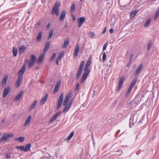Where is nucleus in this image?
Instances as JSON below:
<instances>
[{"instance_id":"nucleus-1","label":"nucleus","mask_w":159,"mask_h":159,"mask_svg":"<svg viewBox=\"0 0 159 159\" xmlns=\"http://www.w3.org/2000/svg\"><path fill=\"white\" fill-rule=\"evenodd\" d=\"M60 3L59 2H56L53 8L51 13L52 14H55L57 15L59 14V8Z\"/></svg>"},{"instance_id":"nucleus-2","label":"nucleus","mask_w":159,"mask_h":159,"mask_svg":"<svg viewBox=\"0 0 159 159\" xmlns=\"http://www.w3.org/2000/svg\"><path fill=\"white\" fill-rule=\"evenodd\" d=\"M84 63V61H82L80 63L79 70L76 75V79L77 80H78L83 70Z\"/></svg>"},{"instance_id":"nucleus-3","label":"nucleus","mask_w":159,"mask_h":159,"mask_svg":"<svg viewBox=\"0 0 159 159\" xmlns=\"http://www.w3.org/2000/svg\"><path fill=\"white\" fill-rule=\"evenodd\" d=\"M31 147V145L30 143L27 144L25 147L23 146H21L16 147V148L19 149L20 150L22 151H24L25 152L28 151Z\"/></svg>"},{"instance_id":"nucleus-4","label":"nucleus","mask_w":159,"mask_h":159,"mask_svg":"<svg viewBox=\"0 0 159 159\" xmlns=\"http://www.w3.org/2000/svg\"><path fill=\"white\" fill-rule=\"evenodd\" d=\"M36 60V57L34 55H32L30 56V59L28 64L29 68H31L34 66Z\"/></svg>"},{"instance_id":"nucleus-5","label":"nucleus","mask_w":159,"mask_h":159,"mask_svg":"<svg viewBox=\"0 0 159 159\" xmlns=\"http://www.w3.org/2000/svg\"><path fill=\"white\" fill-rule=\"evenodd\" d=\"M63 96L64 94L62 93L60 94L59 100L58 101L57 110L59 109L61 106L63 101Z\"/></svg>"},{"instance_id":"nucleus-6","label":"nucleus","mask_w":159,"mask_h":159,"mask_svg":"<svg viewBox=\"0 0 159 159\" xmlns=\"http://www.w3.org/2000/svg\"><path fill=\"white\" fill-rule=\"evenodd\" d=\"M13 134L12 133H10L7 134H4L2 137L0 139V141L1 142H3L7 140L9 138L12 137Z\"/></svg>"},{"instance_id":"nucleus-7","label":"nucleus","mask_w":159,"mask_h":159,"mask_svg":"<svg viewBox=\"0 0 159 159\" xmlns=\"http://www.w3.org/2000/svg\"><path fill=\"white\" fill-rule=\"evenodd\" d=\"M71 93H68L66 96L65 99L64 100L63 103V106H65L66 104L68 102L70 98L71 97Z\"/></svg>"},{"instance_id":"nucleus-8","label":"nucleus","mask_w":159,"mask_h":159,"mask_svg":"<svg viewBox=\"0 0 159 159\" xmlns=\"http://www.w3.org/2000/svg\"><path fill=\"white\" fill-rule=\"evenodd\" d=\"M85 20V18L84 17H81L78 20V27L80 28L83 25V23Z\"/></svg>"},{"instance_id":"nucleus-9","label":"nucleus","mask_w":159,"mask_h":159,"mask_svg":"<svg viewBox=\"0 0 159 159\" xmlns=\"http://www.w3.org/2000/svg\"><path fill=\"white\" fill-rule=\"evenodd\" d=\"M11 90V88L9 87H8L4 89L2 94L3 98H5L7 97Z\"/></svg>"},{"instance_id":"nucleus-10","label":"nucleus","mask_w":159,"mask_h":159,"mask_svg":"<svg viewBox=\"0 0 159 159\" xmlns=\"http://www.w3.org/2000/svg\"><path fill=\"white\" fill-rule=\"evenodd\" d=\"M61 113V111H59L57 112L53 117H52L50 120H49V123H52L56 119L57 117H59Z\"/></svg>"},{"instance_id":"nucleus-11","label":"nucleus","mask_w":159,"mask_h":159,"mask_svg":"<svg viewBox=\"0 0 159 159\" xmlns=\"http://www.w3.org/2000/svg\"><path fill=\"white\" fill-rule=\"evenodd\" d=\"M125 77L124 76H122L120 77V81L118 85V87L117 88V90H120L123 84V81L124 80Z\"/></svg>"},{"instance_id":"nucleus-12","label":"nucleus","mask_w":159,"mask_h":159,"mask_svg":"<svg viewBox=\"0 0 159 159\" xmlns=\"http://www.w3.org/2000/svg\"><path fill=\"white\" fill-rule=\"evenodd\" d=\"M61 84V82L60 81H58L56 83L55 87L53 90V93H56L58 91L59 86Z\"/></svg>"},{"instance_id":"nucleus-13","label":"nucleus","mask_w":159,"mask_h":159,"mask_svg":"<svg viewBox=\"0 0 159 159\" xmlns=\"http://www.w3.org/2000/svg\"><path fill=\"white\" fill-rule=\"evenodd\" d=\"M25 69V66L24 64H23L21 69L19 71L18 73V75L19 76H22L24 74Z\"/></svg>"},{"instance_id":"nucleus-14","label":"nucleus","mask_w":159,"mask_h":159,"mask_svg":"<svg viewBox=\"0 0 159 159\" xmlns=\"http://www.w3.org/2000/svg\"><path fill=\"white\" fill-rule=\"evenodd\" d=\"M44 55L43 54H41L37 61V64H39L41 63L42 61L44 58Z\"/></svg>"},{"instance_id":"nucleus-15","label":"nucleus","mask_w":159,"mask_h":159,"mask_svg":"<svg viewBox=\"0 0 159 159\" xmlns=\"http://www.w3.org/2000/svg\"><path fill=\"white\" fill-rule=\"evenodd\" d=\"M22 80V77L21 76H19L16 82V86L18 87L20 85Z\"/></svg>"},{"instance_id":"nucleus-16","label":"nucleus","mask_w":159,"mask_h":159,"mask_svg":"<svg viewBox=\"0 0 159 159\" xmlns=\"http://www.w3.org/2000/svg\"><path fill=\"white\" fill-rule=\"evenodd\" d=\"M24 93L23 91L22 90L20 92L17 94L16 96L14 98V100L17 101L19 100L21 98Z\"/></svg>"},{"instance_id":"nucleus-17","label":"nucleus","mask_w":159,"mask_h":159,"mask_svg":"<svg viewBox=\"0 0 159 159\" xmlns=\"http://www.w3.org/2000/svg\"><path fill=\"white\" fill-rule=\"evenodd\" d=\"M66 15V11L65 10L63 11L61 13V16L59 18V20L60 21H63Z\"/></svg>"},{"instance_id":"nucleus-18","label":"nucleus","mask_w":159,"mask_h":159,"mask_svg":"<svg viewBox=\"0 0 159 159\" xmlns=\"http://www.w3.org/2000/svg\"><path fill=\"white\" fill-rule=\"evenodd\" d=\"M80 46L78 43L76 44L75 48V50L74 52V56H76L78 54L79 52V49H80Z\"/></svg>"},{"instance_id":"nucleus-19","label":"nucleus","mask_w":159,"mask_h":159,"mask_svg":"<svg viewBox=\"0 0 159 159\" xmlns=\"http://www.w3.org/2000/svg\"><path fill=\"white\" fill-rule=\"evenodd\" d=\"M8 78V76L7 75H6L5 76L2 82V86L4 87L6 86Z\"/></svg>"},{"instance_id":"nucleus-20","label":"nucleus","mask_w":159,"mask_h":159,"mask_svg":"<svg viewBox=\"0 0 159 159\" xmlns=\"http://www.w3.org/2000/svg\"><path fill=\"white\" fill-rule=\"evenodd\" d=\"M26 49V48L24 45L21 46L19 48V53L21 54L24 52Z\"/></svg>"},{"instance_id":"nucleus-21","label":"nucleus","mask_w":159,"mask_h":159,"mask_svg":"<svg viewBox=\"0 0 159 159\" xmlns=\"http://www.w3.org/2000/svg\"><path fill=\"white\" fill-rule=\"evenodd\" d=\"M69 43V39L67 38L65 40L62 46L63 48H66Z\"/></svg>"},{"instance_id":"nucleus-22","label":"nucleus","mask_w":159,"mask_h":159,"mask_svg":"<svg viewBox=\"0 0 159 159\" xmlns=\"http://www.w3.org/2000/svg\"><path fill=\"white\" fill-rule=\"evenodd\" d=\"M32 119V117L31 116H29L26 119L24 124V126H26L28 125L30 123Z\"/></svg>"},{"instance_id":"nucleus-23","label":"nucleus","mask_w":159,"mask_h":159,"mask_svg":"<svg viewBox=\"0 0 159 159\" xmlns=\"http://www.w3.org/2000/svg\"><path fill=\"white\" fill-rule=\"evenodd\" d=\"M50 43L49 42L46 43L45 44V47L44 48L43 52L45 53L49 48Z\"/></svg>"},{"instance_id":"nucleus-24","label":"nucleus","mask_w":159,"mask_h":159,"mask_svg":"<svg viewBox=\"0 0 159 159\" xmlns=\"http://www.w3.org/2000/svg\"><path fill=\"white\" fill-rule=\"evenodd\" d=\"M143 65L142 64L140 65L137 68V69L135 71V75H137L139 74L140 71L142 69Z\"/></svg>"},{"instance_id":"nucleus-25","label":"nucleus","mask_w":159,"mask_h":159,"mask_svg":"<svg viewBox=\"0 0 159 159\" xmlns=\"http://www.w3.org/2000/svg\"><path fill=\"white\" fill-rule=\"evenodd\" d=\"M48 96V95L47 94L45 95L44 98H42L40 102V104L41 105L45 103L47 99Z\"/></svg>"},{"instance_id":"nucleus-26","label":"nucleus","mask_w":159,"mask_h":159,"mask_svg":"<svg viewBox=\"0 0 159 159\" xmlns=\"http://www.w3.org/2000/svg\"><path fill=\"white\" fill-rule=\"evenodd\" d=\"M42 32H39L38 33L37 37V41L39 42L40 41L42 37Z\"/></svg>"},{"instance_id":"nucleus-27","label":"nucleus","mask_w":159,"mask_h":159,"mask_svg":"<svg viewBox=\"0 0 159 159\" xmlns=\"http://www.w3.org/2000/svg\"><path fill=\"white\" fill-rule=\"evenodd\" d=\"M84 70L85 71V72L83 74V75L87 77L89 74L90 72V70L89 69L84 68Z\"/></svg>"},{"instance_id":"nucleus-28","label":"nucleus","mask_w":159,"mask_h":159,"mask_svg":"<svg viewBox=\"0 0 159 159\" xmlns=\"http://www.w3.org/2000/svg\"><path fill=\"white\" fill-rule=\"evenodd\" d=\"M138 11L137 10H135L132 11L130 14V18L131 19L133 18L137 13Z\"/></svg>"},{"instance_id":"nucleus-29","label":"nucleus","mask_w":159,"mask_h":159,"mask_svg":"<svg viewBox=\"0 0 159 159\" xmlns=\"http://www.w3.org/2000/svg\"><path fill=\"white\" fill-rule=\"evenodd\" d=\"M25 138L24 137H19L15 139L16 141H17L18 142L20 143L23 142Z\"/></svg>"},{"instance_id":"nucleus-30","label":"nucleus","mask_w":159,"mask_h":159,"mask_svg":"<svg viewBox=\"0 0 159 159\" xmlns=\"http://www.w3.org/2000/svg\"><path fill=\"white\" fill-rule=\"evenodd\" d=\"M17 52L18 50L17 48L16 47H13L12 53L14 57H16L17 56Z\"/></svg>"},{"instance_id":"nucleus-31","label":"nucleus","mask_w":159,"mask_h":159,"mask_svg":"<svg viewBox=\"0 0 159 159\" xmlns=\"http://www.w3.org/2000/svg\"><path fill=\"white\" fill-rule=\"evenodd\" d=\"M74 134V131H72L70 133L69 136L66 138V140L67 141H69L70 140L73 136Z\"/></svg>"},{"instance_id":"nucleus-32","label":"nucleus","mask_w":159,"mask_h":159,"mask_svg":"<svg viewBox=\"0 0 159 159\" xmlns=\"http://www.w3.org/2000/svg\"><path fill=\"white\" fill-rule=\"evenodd\" d=\"M37 102V101H35L32 104L30 107V111L33 110L35 107Z\"/></svg>"},{"instance_id":"nucleus-33","label":"nucleus","mask_w":159,"mask_h":159,"mask_svg":"<svg viewBox=\"0 0 159 159\" xmlns=\"http://www.w3.org/2000/svg\"><path fill=\"white\" fill-rule=\"evenodd\" d=\"M137 81V79L136 78L134 79L131 82L130 85L129 86L130 87L133 88L134 85H135Z\"/></svg>"},{"instance_id":"nucleus-34","label":"nucleus","mask_w":159,"mask_h":159,"mask_svg":"<svg viewBox=\"0 0 159 159\" xmlns=\"http://www.w3.org/2000/svg\"><path fill=\"white\" fill-rule=\"evenodd\" d=\"M151 21V19L150 18L148 19V20L146 21L144 25V26L145 27H147L150 24Z\"/></svg>"},{"instance_id":"nucleus-35","label":"nucleus","mask_w":159,"mask_h":159,"mask_svg":"<svg viewBox=\"0 0 159 159\" xmlns=\"http://www.w3.org/2000/svg\"><path fill=\"white\" fill-rule=\"evenodd\" d=\"M87 76H86L84 75H83L82 78H81V79L80 80V82L82 84H83L84 83V82L85 80H86L87 79Z\"/></svg>"},{"instance_id":"nucleus-36","label":"nucleus","mask_w":159,"mask_h":159,"mask_svg":"<svg viewBox=\"0 0 159 159\" xmlns=\"http://www.w3.org/2000/svg\"><path fill=\"white\" fill-rule=\"evenodd\" d=\"M54 33V31L52 30L50 31L49 32V35L48 37V39H50L52 37Z\"/></svg>"},{"instance_id":"nucleus-37","label":"nucleus","mask_w":159,"mask_h":159,"mask_svg":"<svg viewBox=\"0 0 159 159\" xmlns=\"http://www.w3.org/2000/svg\"><path fill=\"white\" fill-rule=\"evenodd\" d=\"M65 106L66 107L63 111V112H67L70 108L67 105V104Z\"/></svg>"},{"instance_id":"nucleus-38","label":"nucleus","mask_w":159,"mask_h":159,"mask_svg":"<svg viewBox=\"0 0 159 159\" xmlns=\"http://www.w3.org/2000/svg\"><path fill=\"white\" fill-rule=\"evenodd\" d=\"M152 40H150L148 43V50H149L151 46L152 45Z\"/></svg>"},{"instance_id":"nucleus-39","label":"nucleus","mask_w":159,"mask_h":159,"mask_svg":"<svg viewBox=\"0 0 159 159\" xmlns=\"http://www.w3.org/2000/svg\"><path fill=\"white\" fill-rule=\"evenodd\" d=\"M75 4L74 3H72V5H71V8H70V11H71L74 12L75 11Z\"/></svg>"},{"instance_id":"nucleus-40","label":"nucleus","mask_w":159,"mask_h":159,"mask_svg":"<svg viewBox=\"0 0 159 159\" xmlns=\"http://www.w3.org/2000/svg\"><path fill=\"white\" fill-rule=\"evenodd\" d=\"M132 89V88H131L130 87H129L127 92H126V93L125 94V96H127L130 93Z\"/></svg>"},{"instance_id":"nucleus-41","label":"nucleus","mask_w":159,"mask_h":159,"mask_svg":"<svg viewBox=\"0 0 159 159\" xmlns=\"http://www.w3.org/2000/svg\"><path fill=\"white\" fill-rule=\"evenodd\" d=\"M159 16V8L158 9L154 17V19L156 20Z\"/></svg>"},{"instance_id":"nucleus-42","label":"nucleus","mask_w":159,"mask_h":159,"mask_svg":"<svg viewBox=\"0 0 159 159\" xmlns=\"http://www.w3.org/2000/svg\"><path fill=\"white\" fill-rule=\"evenodd\" d=\"M95 35V33L94 32H91L89 34V36L91 38H93Z\"/></svg>"},{"instance_id":"nucleus-43","label":"nucleus","mask_w":159,"mask_h":159,"mask_svg":"<svg viewBox=\"0 0 159 159\" xmlns=\"http://www.w3.org/2000/svg\"><path fill=\"white\" fill-rule=\"evenodd\" d=\"M90 62L89 61H88L86 63V65H85L84 68H89V65H90Z\"/></svg>"},{"instance_id":"nucleus-44","label":"nucleus","mask_w":159,"mask_h":159,"mask_svg":"<svg viewBox=\"0 0 159 159\" xmlns=\"http://www.w3.org/2000/svg\"><path fill=\"white\" fill-rule=\"evenodd\" d=\"M106 55L105 53V52H104L103 53V56H102V59H103V62L105 61L106 59Z\"/></svg>"},{"instance_id":"nucleus-45","label":"nucleus","mask_w":159,"mask_h":159,"mask_svg":"<svg viewBox=\"0 0 159 159\" xmlns=\"http://www.w3.org/2000/svg\"><path fill=\"white\" fill-rule=\"evenodd\" d=\"M63 56V53H60L59 54V56L57 57L58 58L61 60Z\"/></svg>"},{"instance_id":"nucleus-46","label":"nucleus","mask_w":159,"mask_h":159,"mask_svg":"<svg viewBox=\"0 0 159 159\" xmlns=\"http://www.w3.org/2000/svg\"><path fill=\"white\" fill-rule=\"evenodd\" d=\"M56 53H54L50 58V60L52 61L56 57Z\"/></svg>"},{"instance_id":"nucleus-47","label":"nucleus","mask_w":159,"mask_h":159,"mask_svg":"<svg viewBox=\"0 0 159 159\" xmlns=\"http://www.w3.org/2000/svg\"><path fill=\"white\" fill-rule=\"evenodd\" d=\"M11 157V154L9 153H6V157L7 159H9Z\"/></svg>"},{"instance_id":"nucleus-48","label":"nucleus","mask_w":159,"mask_h":159,"mask_svg":"<svg viewBox=\"0 0 159 159\" xmlns=\"http://www.w3.org/2000/svg\"><path fill=\"white\" fill-rule=\"evenodd\" d=\"M79 86H80V84L79 83H77L75 88V91H76L78 89L79 87Z\"/></svg>"},{"instance_id":"nucleus-49","label":"nucleus","mask_w":159,"mask_h":159,"mask_svg":"<svg viewBox=\"0 0 159 159\" xmlns=\"http://www.w3.org/2000/svg\"><path fill=\"white\" fill-rule=\"evenodd\" d=\"M133 119H132V117H131L129 120V126L130 127L131 125H133L134 123H133Z\"/></svg>"},{"instance_id":"nucleus-50","label":"nucleus","mask_w":159,"mask_h":159,"mask_svg":"<svg viewBox=\"0 0 159 159\" xmlns=\"http://www.w3.org/2000/svg\"><path fill=\"white\" fill-rule=\"evenodd\" d=\"M107 43H106L104 44V45L103 46V51H105L106 50V49L107 48Z\"/></svg>"},{"instance_id":"nucleus-51","label":"nucleus","mask_w":159,"mask_h":159,"mask_svg":"<svg viewBox=\"0 0 159 159\" xmlns=\"http://www.w3.org/2000/svg\"><path fill=\"white\" fill-rule=\"evenodd\" d=\"M50 23H48L46 27V29L47 30L49 29L50 28Z\"/></svg>"},{"instance_id":"nucleus-52","label":"nucleus","mask_w":159,"mask_h":159,"mask_svg":"<svg viewBox=\"0 0 159 159\" xmlns=\"http://www.w3.org/2000/svg\"><path fill=\"white\" fill-rule=\"evenodd\" d=\"M72 102H70L68 104H67V105L70 107V106L72 104Z\"/></svg>"},{"instance_id":"nucleus-53","label":"nucleus","mask_w":159,"mask_h":159,"mask_svg":"<svg viewBox=\"0 0 159 159\" xmlns=\"http://www.w3.org/2000/svg\"><path fill=\"white\" fill-rule=\"evenodd\" d=\"M106 27H105L103 29V30L102 33V34H104V33H105L106 32Z\"/></svg>"},{"instance_id":"nucleus-54","label":"nucleus","mask_w":159,"mask_h":159,"mask_svg":"<svg viewBox=\"0 0 159 159\" xmlns=\"http://www.w3.org/2000/svg\"><path fill=\"white\" fill-rule=\"evenodd\" d=\"M41 22L39 20V21L37 23V24L39 26L40 25H41Z\"/></svg>"},{"instance_id":"nucleus-55","label":"nucleus","mask_w":159,"mask_h":159,"mask_svg":"<svg viewBox=\"0 0 159 159\" xmlns=\"http://www.w3.org/2000/svg\"><path fill=\"white\" fill-rule=\"evenodd\" d=\"M114 30L113 29H111L109 30V32L111 33H113Z\"/></svg>"},{"instance_id":"nucleus-56","label":"nucleus","mask_w":159,"mask_h":159,"mask_svg":"<svg viewBox=\"0 0 159 159\" xmlns=\"http://www.w3.org/2000/svg\"><path fill=\"white\" fill-rule=\"evenodd\" d=\"M6 120V118H3L2 120V123H3Z\"/></svg>"},{"instance_id":"nucleus-57","label":"nucleus","mask_w":159,"mask_h":159,"mask_svg":"<svg viewBox=\"0 0 159 159\" xmlns=\"http://www.w3.org/2000/svg\"><path fill=\"white\" fill-rule=\"evenodd\" d=\"M133 56V55L132 54L131 55V56L130 57V61H131V59H132Z\"/></svg>"},{"instance_id":"nucleus-58","label":"nucleus","mask_w":159,"mask_h":159,"mask_svg":"<svg viewBox=\"0 0 159 159\" xmlns=\"http://www.w3.org/2000/svg\"><path fill=\"white\" fill-rule=\"evenodd\" d=\"M59 61H56V64H57V65H59Z\"/></svg>"},{"instance_id":"nucleus-59","label":"nucleus","mask_w":159,"mask_h":159,"mask_svg":"<svg viewBox=\"0 0 159 159\" xmlns=\"http://www.w3.org/2000/svg\"><path fill=\"white\" fill-rule=\"evenodd\" d=\"M61 60H60L59 58L58 57L57 58V59H56V61H59Z\"/></svg>"},{"instance_id":"nucleus-60","label":"nucleus","mask_w":159,"mask_h":159,"mask_svg":"<svg viewBox=\"0 0 159 159\" xmlns=\"http://www.w3.org/2000/svg\"><path fill=\"white\" fill-rule=\"evenodd\" d=\"M67 26H68V25H67V23H66L65 24V28H66L67 27Z\"/></svg>"},{"instance_id":"nucleus-61","label":"nucleus","mask_w":159,"mask_h":159,"mask_svg":"<svg viewBox=\"0 0 159 159\" xmlns=\"http://www.w3.org/2000/svg\"><path fill=\"white\" fill-rule=\"evenodd\" d=\"M119 152H120V154H121L122 153V151H119Z\"/></svg>"},{"instance_id":"nucleus-62","label":"nucleus","mask_w":159,"mask_h":159,"mask_svg":"<svg viewBox=\"0 0 159 159\" xmlns=\"http://www.w3.org/2000/svg\"><path fill=\"white\" fill-rule=\"evenodd\" d=\"M73 19L74 20H75V17H73Z\"/></svg>"},{"instance_id":"nucleus-63","label":"nucleus","mask_w":159,"mask_h":159,"mask_svg":"<svg viewBox=\"0 0 159 159\" xmlns=\"http://www.w3.org/2000/svg\"><path fill=\"white\" fill-rule=\"evenodd\" d=\"M129 65H130V64H131V61H129Z\"/></svg>"},{"instance_id":"nucleus-64","label":"nucleus","mask_w":159,"mask_h":159,"mask_svg":"<svg viewBox=\"0 0 159 159\" xmlns=\"http://www.w3.org/2000/svg\"><path fill=\"white\" fill-rule=\"evenodd\" d=\"M26 61H28V60H26Z\"/></svg>"}]
</instances>
